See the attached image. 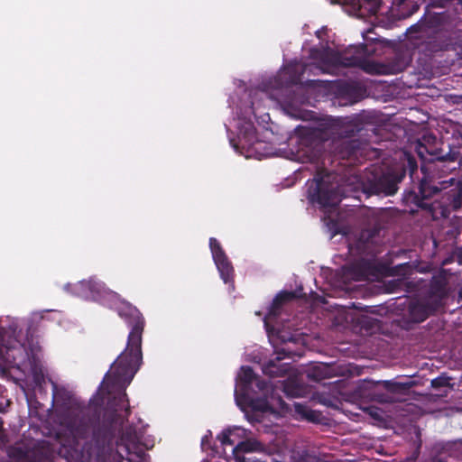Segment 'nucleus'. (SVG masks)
<instances>
[{
  "instance_id": "obj_5",
  "label": "nucleus",
  "mask_w": 462,
  "mask_h": 462,
  "mask_svg": "<svg viewBox=\"0 0 462 462\" xmlns=\"http://www.w3.org/2000/svg\"><path fill=\"white\" fill-rule=\"evenodd\" d=\"M330 175L319 173L311 182L308 194L311 201L317 202L327 214L330 222L335 221L334 213L341 201V195L336 190V186L331 182Z\"/></svg>"
},
{
  "instance_id": "obj_19",
  "label": "nucleus",
  "mask_w": 462,
  "mask_h": 462,
  "mask_svg": "<svg viewBox=\"0 0 462 462\" xmlns=\"http://www.w3.org/2000/svg\"><path fill=\"white\" fill-rule=\"evenodd\" d=\"M299 152H302V154H307V151H304V149L299 150Z\"/></svg>"
},
{
  "instance_id": "obj_15",
  "label": "nucleus",
  "mask_w": 462,
  "mask_h": 462,
  "mask_svg": "<svg viewBox=\"0 0 462 462\" xmlns=\"http://www.w3.org/2000/svg\"><path fill=\"white\" fill-rule=\"evenodd\" d=\"M277 361L271 360L263 368V372L270 376H280L286 371L283 364L280 363V358Z\"/></svg>"
},
{
  "instance_id": "obj_11",
  "label": "nucleus",
  "mask_w": 462,
  "mask_h": 462,
  "mask_svg": "<svg viewBox=\"0 0 462 462\" xmlns=\"http://www.w3.org/2000/svg\"><path fill=\"white\" fill-rule=\"evenodd\" d=\"M236 127L238 128V142L236 143L234 140H230V143L237 152L243 153L239 148L245 149L246 146L248 148L251 147L256 139L254 135V126L250 120H245L243 122L239 120L236 123Z\"/></svg>"
},
{
  "instance_id": "obj_16",
  "label": "nucleus",
  "mask_w": 462,
  "mask_h": 462,
  "mask_svg": "<svg viewBox=\"0 0 462 462\" xmlns=\"http://www.w3.org/2000/svg\"><path fill=\"white\" fill-rule=\"evenodd\" d=\"M384 383H385V387L390 389V390H395V388L397 386L396 384H394V383H393L391 382H385Z\"/></svg>"
},
{
  "instance_id": "obj_20",
  "label": "nucleus",
  "mask_w": 462,
  "mask_h": 462,
  "mask_svg": "<svg viewBox=\"0 0 462 462\" xmlns=\"http://www.w3.org/2000/svg\"><path fill=\"white\" fill-rule=\"evenodd\" d=\"M316 33H317V36H318L319 38H320V37H321V36H320V32H319V31H318Z\"/></svg>"
},
{
  "instance_id": "obj_13",
  "label": "nucleus",
  "mask_w": 462,
  "mask_h": 462,
  "mask_svg": "<svg viewBox=\"0 0 462 462\" xmlns=\"http://www.w3.org/2000/svg\"><path fill=\"white\" fill-rule=\"evenodd\" d=\"M249 431L241 427H233L225 430L217 439L222 446L230 445L236 446L238 442H242L248 437Z\"/></svg>"
},
{
  "instance_id": "obj_22",
  "label": "nucleus",
  "mask_w": 462,
  "mask_h": 462,
  "mask_svg": "<svg viewBox=\"0 0 462 462\" xmlns=\"http://www.w3.org/2000/svg\"><path fill=\"white\" fill-rule=\"evenodd\" d=\"M353 50L355 51V52L356 51L359 53V51L356 48H353Z\"/></svg>"
},
{
  "instance_id": "obj_21",
  "label": "nucleus",
  "mask_w": 462,
  "mask_h": 462,
  "mask_svg": "<svg viewBox=\"0 0 462 462\" xmlns=\"http://www.w3.org/2000/svg\"><path fill=\"white\" fill-rule=\"evenodd\" d=\"M366 70H368V72H373L374 70L372 69H365Z\"/></svg>"
},
{
  "instance_id": "obj_17",
  "label": "nucleus",
  "mask_w": 462,
  "mask_h": 462,
  "mask_svg": "<svg viewBox=\"0 0 462 462\" xmlns=\"http://www.w3.org/2000/svg\"><path fill=\"white\" fill-rule=\"evenodd\" d=\"M447 212H448V208H443V209L441 210V215H442L443 217H446V216H447Z\"/></svg>"
},
{
  "instance_id": "obj_9",
  "label": "nucleus",
  "mask_w": 462,
  "mask_h": 462,
  "mask_svg": "<svg viewBox=\"0 0 462 462\" xmlns=\"http://www.w3.org/2000/svg\"><path fill=\"white\" fill-rule=\"evenodd\" d=\"M439 296H430L427 299L411 300L409 304L410 318L414 322H421L440 305Z\"/></svg>"
},
{
  "instance_id": "obj_18",
  "label": "nucleus",
  "mask_w": 462,
  "mask_h": 462,
  "mask_svg": "<svg viewBox=\"0 0 462 462\" xmlns=\"http://www.w3.org/2000/svg\"><path fill=\"white\" fill-rule=\"evenodd\" d=\"M206 441H207V437H204V438L202 439V440H201V446H202V448H204V447H205Z\"/></svg>"
},
{
  "instance_id": "obj_2",
  "label": "nucleus",
  "mask_w": 462,
  "mask_h": 462,
  "mask_svg": "<svg viewBox=\"0 0 462 462\" xmlns=\"http://www.w3.org/2000/svg\"><path fill=\"white\" fill-rule=\"evenodd\" d=\"M236 402L242 411L250 408L253 411L274 412L282 406L272 385L254 376L248 366L241 367L236 380Z\"/></svg>"
},
{
  "instance_id": "obj_8",
  "label": "nucleus",
  "mask_w": 462,
  "mask_h": 462,
  "mask_svg": "<svg viewBox=\"0 0 462 462\" xmlns=\"http://www.w3.org/2000/svg\"><path fill=\"white\" fill-rule=\"evenodd\" d=\"M403 172H399L396 170H388L383 172L380 177L370 180V189L373 193H383L385 195H393L397 190V184L402 180Z\"/></svg>"
},
{
  "instance_id": "obj_7",
  "label": "nucleus",
  "mask_w": 462,
  "mask_h": 462,
  "mask_svg": "<svg viewBox=\"0 0 462 462\" xmlns=\"http://www.w3.org/2000/svg\"><path fill=\"white\" fill-rule=\"evenodd\" d=\"M439 188L437 186H430L429 184L422 182L420 184V192L422 198L427 199L434 194H437L440 190L446 189L448 186L453 188L447 193L448 200L449 201L448 206L453 209L462 208V180H456L451 178L448 181H443Z\"/></svg>"
},
{
  "instance_id": "obj_14",
  "label": "nucleus",
  "mask_w": 462,
  "mask_h": 462,
  "mask_svg": "<svg viewBox=\"0 0 462 462\" xmlns=\"http://www.w3.org/2000/svg\"><path fill=\"white\" fill-rule=\"evenodd\" d=\"M293 297H294V294L292 292L282 291L274 298L273 304L269 310V313L263 319L264 326H265V328H266L268 334H270V332H271V329H270L271 318L273 316H276L279 313V309L282 302L289 300L292 299Z\"/></svg>"
},
{
  "instance_id": "obj_10",
  "label": "nucleus",
  "mask_w": 462,
  "mask_h": 462,
  "mask_svg": "<svg viewBox=\"0 0 462 462\" xmlns=\"http://www.w3.org/2000/svg\"><path fill=\"white\" fill-rule=\"evenodd\" d=\"M209 247L212 253L213 260L222 280L225 283L229 282L232 279L234 272L231 263L228 261L225 252L220 246V244L216 238H210Z\"/></svg>"
},
{
  "instance_id": "obj_1",
  "label": "nucleus",
  "mask_w": 462,
  "mask_h": 462,
  "mask_svg": "<svg viewBox=\"0 0 462 462\" xmlns=\"http://www.w3.org/2000/svg\"><path fill=\"white\" fill-rule=\"evenodd\" d=\"M73 292L85 298H92L101 300L108 298L113 301V308L119 316L124 318L132 330L129 333L127 346L117 359L112 364L106 373L99 394L105 402V394L107 395V402L115 411V422L122 420L129 413L128 400L125 389L131 383L142 363V332L143 328V318L138 310L130 303L120 300L117 295L106 289L105 285L94 280L82 281L75 284Z\"/></svg>"
},
{
  "instance_id": "obj_6",
  "label": "nucleus",
  "mask_w": 462,
  "mask_h": 462,
  "mask_svg": "<svg viewBox=\"0 0 462 462\" xmlns=\"http://www.w3.org/2000/svg\"><path fill=\"white\" fill-rule=\"evenodd\" d=\"M350 51L344 55H340L332 50H324L322 51H314L312 57L316 69L323 72L331 73L337 66L342 65L345 67L359 66L362 62L361 55L349 56Z\"/></svg>"
},
{
  "instance_id": "obj_4",
  "label": "nucleus",
  "mask_w": 462,
  "mask_h": 462,
  "mask_svg": "<svg viewBox=\"0 0 462 462\" xmlns=\"http://www.w3.org/2000/svg\"><path fill=\"white\" fill-rule=\"evenodd\" d=\"M143 431L128 427L115 442L103 448L106 462H143L144 450L142 444Z\"/></svg>"
},
{
  "instance_id": "obj_12",
  "label": "nucleus",
  "mask_w": 462,
  "mask_h": 462,
  "mask_svg": "<svg viewBox=\"0 0 462 462\" xmlns=\"http://www.w3.org/2000/svg\"><path fill=\"white\" fill-rule=\"evenodd\" d=\"M309 66H303L299 62H294L285 66L278 74V78L275 79V86L282 88L284 85L290 83H297L300 80V75L298 72L301 70L304 72Z\"/></svg>"
},
{
  "instance_id": "obj_23",
  "label": "nucleus",
  "mask_w": 462,
  "mask_h": 462,
  "mask_svg": "<svg viewBox=\"0 0 462 462\" xmlns=\"http://www.w3.org/2000/svg\"><path fill=\"white\" fill-rule=\"evenodd\" d=\"M373 416H377V412L372 413Z\"/></svg>"
},
{
  "instance_id": "obj_3",
  "label": "nucleus",
  "mask_w": 462,
  "mask_h": 462,
  "mask_svg": "<svg viewBox=\"0 0 462 462\" xmlns=\"http://www.w3.org/2000/svg\"><path fill=\"white\" fill-rule=\"evenodd\" d=\"M18 325L13 323L9 329L0 334V355L9 364L32 367L39 359L40 347L30 339L24 337L22 331L17 332Z\"/></svg>"
}]
</instances>
